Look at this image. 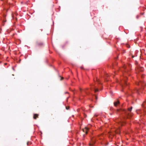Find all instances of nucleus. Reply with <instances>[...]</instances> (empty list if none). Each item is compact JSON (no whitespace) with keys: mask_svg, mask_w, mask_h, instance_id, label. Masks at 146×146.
Returning a JSON list of instances; mask_svg holds the SVG:
<instances>
[{"mask_svg":"<svg viewBox=\"0 0 146 146\" xmlns=\"http://www.w3.org/2000/svg\"><path fill=\"white\" fill-rule=\"evenodd\" d=\"M137 85H141L142 87L141 89H140L139 90H136V92H137V93H138L139 94L140 92H142V89L144 88H143V86L145 85V84L144 82H143L140 81L139 82H138V83Z\"/></svg>","mask_w":146,"mask_h":146,"instance_id":"1","label":"nucleus"},{"mask_svg":"<svg viewBox=\"0 0 146 146\" xmlns=\"http://www.w3.org/2000/svg\"><path fill=\"white\" fill-rule=\"evenodd\" d=\"M91 87L90 89H88V90L87 91H86V92L87 93L88 92H89L90 91H93L94 92H98V89L96 88L95 86H94V84H92L91 86Z\"/></svg>","mask_w":146,"mask_h":146,"instance_id":"2","label":"nucleus"},{"mask_svg":"<svg viewBox=\"0 0 146 146\" xmlns=\"http://www.w3.org/2000/svg\"><path fill=\"white\" fill-rule=\"evenodd\" d=\"M132 107H131L130 108H128L127 110H125V109H123V112L125 113L126 115H129V113L131 111Z\"/></svg>","mask_w":146,"mask_h":146,"instance_id":"3","label":"nucleus"},{"mask_svg":"<svg viewBox=\"0 0 146 146\" xmlns=\"http://www.w3.org/2000/svg\"><path fill=\"white\" fill-rule=\"evenodd\" d=\"M123 78V80L121 81L122 83H123V82L124 84V85H127V84L126 83V80L127 79V77L125 76V75H124Z\"/></svg>","mask_w":146,"mask_h":146,"instance_id":"4","label":"nucleus"},{"mask_svg":"<svg viewBox=\"0 0 146 146\" xmlns=\"http://www.w3.org/2000/svg\"><path fill=\"white\" fill-rule=\"evenodd\" d=\"M89 129V128L88 127H86L85 128L83 129V132H85L86 134H87Z\"/></svg>","mask_w":146,"mask_h":146,"instance_id":"5","label":"nucleus"},{"mask_svg":"<svg viewBox=\"0 0 146 146\" xmlns=\"http://www.w3.org/2000/svg\"><path fill=\"white\" fill-rule=\"evenodd\" d=\"M124 123L122 121H120L118 123V125L119 127L123 125Z\"/></svg>","mask_w":146,"mask_h":146,"instance_id":"6","label":"nucleus"},{"mask_svg":"<svg viewBox=\"0 0 146 146\" xmlns=\"http://www.w3.org/2000/svg\"><path fill=\"white\" fill-rule=\"evenodd\" d=\"M92 143H90V144L91 145H94V144L95 143V142L96 141V139L94 138L91 140Z\"/></svg>","mask_w":146,"mask_h":146,"instance_id":"7","label":"nucleus"},{"mask_svg":"<svg viewBox=\"0 0 146 146\" xmlns=\"http://www.w3.org/2000/svg\"><path fill=\"white\" fill-rule=\"evenodd\" d=\"M119 104V102L118 101H117L114 102V105L115 106H116L117 105Z\"/></svg>","mask_w":146,"mask_h":146,"instance_id":"8","label":"nucleus"},{"mask_svg":"<svg viewBox=\"0 0 146 146\" xmlns=\"http://www.w3.org/2000/svg\"><path fill=\"white\" fill-rule=\"evenodd\" d=\"M38 115L37 114H34L33 116V118L36 119L38 117Z\"/></svg>","mask_w":146,"mask_h":146,"instance_id":"9","label":"nucleus"},{"mask_svg":"<svg viewBox=\"0 0 146 146\" xmlns=\"http://www.w3.org/2000/svg\"><path fill=\"white\" fill-rule=\"evenodd\" d=\"M96 82L98 83V84H100V82L99 79H98V78H96Z\"/></svg>","mask_w":146,"mask_h":146,"instance_id":"10","label":"nucleus"},{"mask_svg":"<svg viewBox=\"0 0 146 146\" xmlns=\"http://www.w3.org/2000/svg\"><path fill=\"white\" fill-rule=\"evenodd\" d=\"M146 103V101L145 102L143 103V105H144V103Z\"/></svg>","mask_w":146,"mask_h":146,"instance_id":"11","label":"nucleus"},{"mask_svg":"<svg viewBox=\"0 0 146 146\" xmlns=\"http://www.w3.org/2000/svg\"><path fill=\"white\" fill-rule=\"evenodd\" d=\"M116 133H119V132H118V131H117V132H116Z\"/></svg>","mask_w":146,"mask_h":146,"instance_id":"12","label":"nucleus"},{"mask_svg":"<svg viewBox=\"0 0 146 146\" xmlns=\"http://www.w3.org/2000/svg\"><path fill=\"white\" fill-rule=\"evenodd\" d=\"M124 69H126L125 67V66H124Z\"/></svg>","mask_w":146,"mask_h":146,"instance_id":"13","label":"nucleus"},{"mask_svg":"<svg viewBox=\"0 0 146 146\" xmlns=\"http://www.w3.org/2000/svg\"><path fill=\"white\" fill-rule=\"evenodd\" d=\"M122 87H123H123H123V86H124L123 85V84H122Z\"/></svg>","mask_w":146,"mask_h":146,"instance_id":"14","label":"nucleus"},{"mask_svg":"<svg viewBox=\"0 0 146 146\" xmlns=\"http://www.w3.org/2000/svg\"><path fill=\"white\" fill-rule=\"evenodd\" d=\"M95 97L96 98V99H97V97H96V96H95Z\"/></svg>","mask_w":146,"mask_h":146,"instance_id":"15","label":"nucleus"},{"mask_svg":"<svg viewBox=\"0 0 146 146\" xmlns=\"http://www.w3.org/2000/svg\"><path fill=\"white\" fill-rule=\"evenodd\" d=\"M63 77H62L61 80H62L63 79Z\"/></svg>","mask_w":146,"mask_h":146,"instance_id":"16","label":"nucleus"}]
</instances>
